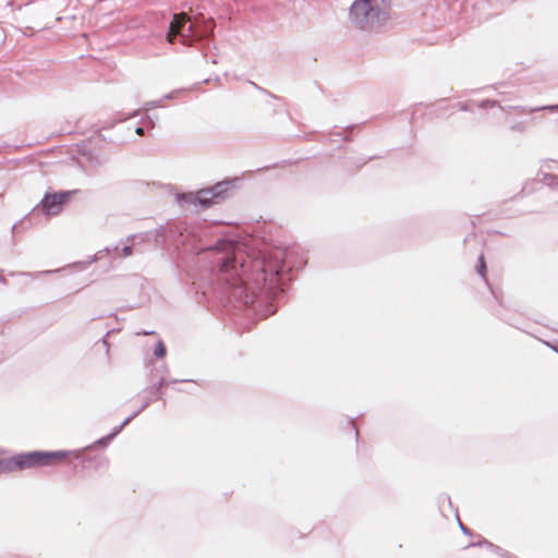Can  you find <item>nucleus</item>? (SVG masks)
Returning a JSON list of instances; mask_svg holds the SVG:
<instances>
[{"label":"nucleus","mask_w":558,"mask_h":558,"mask_svg":"<svg viewBox=\"0 0 558 558\" xmlns=\"http://www.w3.org/2000/svg\"><path fill=\"white\" fill-rule=\"evenodd\" d=\"M81 451H32L7 459H0V475L26 469L51 466L66 461L76 460Z\"/></svg>","instance_id":"1"},{"label":"nucleus","mask_w":558,"mask_h":558,"mask_svg":"<svg viewBox=\"0 0 558 558\" xmlns=\"http://www.w3.org/2000/svg\"><path fill=\"white\" fill-rule=\"evenodd\" d=\"M374 0H355L351 7L350 15L354 25L359 28H374L388 20L386 11L375 10Z\"/></svg>","instance_id":"2"},{"label":"nucleus","mask_w":558,"mask_h":558,"mask_svg":"<svg viewBox=\"0 0 558 558\" xmlns=\"http://www.w3.org/2000/svg\"><path fill=\"white\" fill-rule=\"evenodd\" d=\"M218 250L225 251L228 254L221 265V271L226 274L225 280L231 286H238L242 282V278L238 274L235 266L238 255L241 251L240 245L229 241H222L218 243Z\"/></svg>","instance_id":"3"},{"label":"nucleus","mask_w":558,"mask_h":558,"mask_svg":"<svg viewBox=\"0 0 558 558\" xmlns=\"http://www.w3.org/2000/svg\"><path fill=\"white\" fill-rule=\"evenodd\" d=\"M71 194L72 192L47 193L40 203L43 211L48 216L60 214Z\"/></svg>","instance_id":"4"},{"label":"nucleus","mask_w":558,"mask_h":558,"mask_svg":"<svg viewBox=\"0 0 558 558\" xmlns=\"http://www.w3.org/2000/svg\"><path fill=\"white\" fill-rule=\"evenodd\" d=\"M223 193V185L221 183H218L210 189L199 190L194 196V202L203 206L218 204L219 202L225 199Z\"/></svg>","instance_id":"5"},{"label":"nucleus","mask_w":558,"mask_h":558,"mask_svg":"<svg viewBox=\"0 0 558 558\" xmlns=\"http://www.w3.org/2000/svg\"><path fill=\"white\" fill-rule=\"evenodd\" d=\"M189 20H190L189 15L184 12L174 14V16L170 23L169 32L167 35V39L169 43L172 44L175 36L181 34L182 28L184 27V25L186 24V22Z\"/></svg>","instance_id":"6"},{"label":"nucleus","mask_w":558,"mask_h":558,"mask_svg":"<svg viewBox=\"0 0 558 558\" xmlns=\"http://www.w3.org/2000/svg\"><path fill=\"white\" fill-rule=\"evenodd\" d=\"M477 271L480 272V275H481L482 277H485V274H486V264H485L484 255H481V256H480V258H478Z\"/></svg>","instance_id":"7"},{"label":"nucleus","mask_w":558,"mask_h":558,"mask_svg":"<svg viewBox=\"0 0 558 558\" xmlns=\"http://www.w3.org/2000/svg\"><path fill=\"white\" fill-rule=\"evenodd\" d=\"M132 254V246L130 245H125L119 253L118 255L120 257H128Z\"/></svg>","instance_id":"8"},{"label":"nucleus","mask_w":558,"mask_h":558,"mask_svg":"<svg viewBox=\"0 0 558 558\" xmlns=\"http://www.w3.org/2000/svg\"><path fill=\"white\" fill-rule=\"evenodd\" d=\"M155 354L158 357H162L166 354V348L161 342L158 343L157 348L155 349Z\"/></svg>","instance_id":"9"},{"label":"nucleus","mask_w":558,"mask_h":558,"mask_svg":"<svg viewBox=\"0 0 558 558\" xmlns=\"http://www.w3.org/2000/svg\"><path fill=\"white\" fill-rule=\"evenodd\" d=\"M136 133H137L138 135H143V134H144V130H143V128H137V129H136Z\"/></svg>","instance_id":"10"},{"label":"nucleus","mask_w":558,"mask_h":558,"mask_svg":"<svg viewBox=\"0 0 558 558\" xmlns=\"http://www.w3.org/2000/svg\"><path fill=\"white\" fill-rule=\"evenodd\" d=\"M549 110H556L558 109V106H551V107H548Z\"/></svg>","instance_id":"11"}]
</instances>
